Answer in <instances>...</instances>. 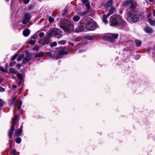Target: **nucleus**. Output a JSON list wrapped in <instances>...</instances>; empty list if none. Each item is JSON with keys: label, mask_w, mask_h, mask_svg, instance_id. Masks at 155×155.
Returning a JSON list of instances; mask_svg holds the SVG:
<instances>
[{"label": "nucleus", "mask_w": 155, "mask_h": 155, "mask_svg": "<svg viewBox=\"0 0 155 155\" xmlns=\"http://www.w3.org/2000/svg\"><path fill=\"white\" fill-rule=\"evenodd\" d=\"M86 38L89 40H92L93 39L92 37L90 36H86Z\"/></svg>", "instance_id": "42"}, {"label": "nucleus", "mask_w": 155, "mask_h": 155, "mask_svg": "<svg viewBox=\"0 0 155 155\" xmlns=\"http://www.w3.org/2000/svg\"><path fill=\"white\" fill-rule=\"evenodd\" d=\"M31 18V16L29 13H26L24 17V20L22 21L23 23L24 24H27L30 20Z\"/></svg>", "instance_id": "9"}, {"label": "nucleus", "mask_w": 155, "mask_h": 155, "mask_svg": "<svg viewBox=\"0 0 155 155\" xmlns=\"http://www.w3.org/2000/svg\"><path fill=\"white\" fill-rule=\"evenodd\" d=\"M50 41V39L49 38H47L44 40L42 39L40 40L39 41V43L41 45H45L46 44H48Z\"/></svg>", "instance_id": "10"}, {"label": "nucleus", "mask_w": 155, "mask_h": 155, "mask_svg": "<svg viewBox=\"0 0 155 155\" xmlns=\"http://www.w3.org/2000/svg\"><path fill=\"white\" fill-rule=\"evenodd\" d=\"M43 53L42 52H40L38 54H35V56L36 57H40L43 55Z\"/></svg>", "instance_id": "28"}, {"label": "nucleus", "mask_w": 155, "mask_h": 155, "mask_svg": "<svg viewBox=\"0 0 155 155\" xmlns=\"http://www.w3.org/2000/svg\"><path fill=\"white\" fill-rule=\"evenodd\" d=\"M15 64L16 62L12 61L10 62L9 64L11 66H13L15 65Z\"/></svg>", "instance_id": "34"}, {"label": "nucleus", "mask_w": 155, "mask_h": 155, "mask_svg": "<svg viewBox=\"0 0 155 155\" xmlns=\"http://www.w3.org/2000/svg\"><path fill=\"white\" fill-rule=\"evenodd\" d=\"M32 38L34 39H35L37 38V35H34L32 36Z\"/></svg>", "instance_id": "47"}, {"label": "nucleus", "mask_w": 155, "mask_h": 155, "mask_svg": "<svg viewBox=\"0 0 155 155\" xmlns=\"http://www.w3.org/2000/svg\"><path fill=\"white\" fill-rule=\"evenodd\" d=\"M127 20H130L133 23L137 22L139 19L140 17L134 11H129L127 13Z\"/></svg>", "instance_id": "4"}, {"label": "nucleus", "mask_w": 155, "mask_h": 155, "mask_svg": "<svg viewBox=\"0 0 155 155\" xmlns=\"http://www.w3.org/2000/svg\"><path fill=\"white\" fill-rule=\"evenodd\" d=\"M29 1L30 0H24V2L25 4H28L29 2Z\"/></svg>", "instance_id": "44"}, {"label": "nucleus", "mask_w": 155, "mask_h": 155, "mask_svg": "<svg viewBox=\"0 0 155 155\" xmlns=\"http://www.w3.org/2000/svg\"><path fill=\"white\" fill-rule=\"evenodd\" d=\"M54 19L51 17H50L48 19L49 21L50 22H52L54 21Z\"/></svg>", "instance_id": "32"}, {"label": "nucleus", "mask_w": 155, "mask_h": 155, "mask_svg": "<svg viewBox=\"0 0 155 155\" xmlns=\"http://www.w3.org/2000/svg\"><path fill=\"white\" fill-rule=\"evenodd\" d=\"M57 45V43L56 42H53L51 45V47L55 46H56Z\"/></svg>", "instance_id": "33"}, {"label": "nucleus", "mask_w": 155, "mask_h": 155, "mask_svg": "<svg viewBox=\"0 0 155 155\" xmlns=\"http://www.w3.org/2000/svg\"><path fill=\"white\" fill-rule=\"evenodd\" d=\"M18 118V116L16 115L14 119L12 120V126L8 132V136L9 137V139L12 138V136L13 135V132L15 130V126L14 124H15L17 122V120Z\"/></svg>", "instance_id": "6"}, {"label": "nucleus", "mask_w": 155, "mask_h": 155, "mask_svg": "<svg viewBox=\"0 0 155 155\" xmlns=\"http://www.w3.org/2000/svg\"><path fill=\"white\" fill-rule=\"evenodd\" d=\"M30 33V31L28 29H26L23 31V35L25 37H27L29 35Z\"/></svg>", "instance_id": "15"}, {"label": "nucleus", "mask_w": 155, "mask_h": 155, "mask_svg": "<svg viewBox=\"0 0 155 155\" xmlns=\"http://www.w3.org/2000/svg\"><path fill=\"white\" fill-rule=\"evenodd\" d=\"M9 72L13 74H16L17 72L13 68H11L9 70Z\"/></svg>", "instance_id": "26"}, {"label": "nucleus", "mask_w": 155, "mask_h": 155, "mask_svg": "<svg viewBox=\"0 0 155 155\" xmlns=\"http://www.w3.org/2000/svg\"><path fill=\"white\" fill-rule=\"evenodd\" d=\"M17 87V86L15 85H13L12 86V87L13 88H15Z\"/></svg>", "instance_id": "48"}, {"label": "nucleus", "mask_w": 155, "mask_h": 155, "mask_svg": "<svg viewBox=\"0 0 155 155\" xmlns=\"http://www.w3.org/2000/svg\"><path fill=\"white\" fill-rule=\"evenodd\" d=\"M151 16V14L149 15L148 16V17H149V16Z\"/></svg>", "instance_id": "53"}, {"label": "nucleus", "mask_w": 155, "mask_h": 155, "mask_svg": "<svg viewBox=\"0 0 155 155\" xmlns=\"http://www.w3.org/2000/svg\"><path fill=\"white\" fill-rule=\"evenodd\" d=\"M83 3L85 5L88 9L90 8V5L88 0H81Z\"/></svg>", "instance_id": "14"}, {"label": "nucleus", "mask_w": 155, "mask_h": 155, "mask_svg": "<svg viewBox=\"0 0 155 155\" xmlns=\"http://www.w3.org/2000/svg\"><path fill=\"white\" fill-rule=\"evenodd\" d=\"M118 37V35L116 34H112L111 36H108V40L110 41H113L114 38H117Z\"/></svg>", "instance_id": "12"}, {"label": "nucleus", "mask_w": 155, "mask_h": 155, "mask_svg": "<svg viewBox=\"0 0 155 155\" xmlns=\"http://www.w3.org/2000/svg\"><path fill=\"white\" fill-rule=\"evenodd\" d=\"M0 91L2 92H4L5 91V89L0 86Z\"/></svg>", "instance_id": "43"}, {"label": "nucleus", "mask_w": 155, "mask_h": 155, "mask_svg": "<svg viewBox=\"0 0 155 155\" xmlns=\"http://www.w3.org/2000/svg\"><path fill=\"white\" fill-rule=\"evenodd\" d=\"M151 26H154L155 25V21L150 18L148 20Z\"/></svg>", "instance_id": "20"}, {"label": "nucleus", "mask_w": 155, "mask_h": 155, "mask_svg": "<svg viewBox=\"0 0 155 155\" xmlns=\"http://www.w3.org/2000/svg\"><path fill=\"white\" fill-rule=\"evenodd\" d=\"M16 142L18 143H20L21 141V139L19 137L17 138L16 140Z\"/></svg>", "instance_id": "29"}, {"label": "nucleus", "mask_w": 155, "mask_h": 155, "mask_svg": "<svg viewBox=\"0 0 155 155\" xmlns=\"http://www.w3.org/2000/svg\"><path fill=\"white\" fill-rule=\"evenodd\" d=\"M135 42L137 46L138 47L140 46L142 43L141 41H140L138 40H135Z\"/></svg>", "instance_id": "22"}, {"label": "nucleus", "mask_w": 155, "mask_h": 155, "mask_svg": "<svg viewBox=\"0 0 155 155\" xmlns=\"http://www.w3.org/2000/svg\"><path fill=\"white\" fill-rule=\"evenodd\" d=\"M53 35L55 36L57 38L62 37V31L61 29L57 28L50 29L48 36L50 37H52Z\"/></svg>", "instance_id": "5"}, {"label": "nucleus", "mask_w": 155, "mask_h": 155, "mask_svg": "<svg viewBox=\"0 0 155 155\" xmlns=\"http://www.w3.org/2000/svg\"><path fill=\"white\" fill-rule=\"evenodd\" d=\"M35 40H31L28 41L27 42V43L31 45H34L35 43Z\"/></svg>", "instance_id": "27"}, {"label": "nucleus", "mask_w": 155, "mask_h": 155, "mask_svg": "<svg viewBox=\"0 0 155 155\" xmlns=\"http://www.w3.org/2000/svg\"><path fill=\"white\" fill-rule=\"evenodd\" d=\"M31 8V7H29V9H30Z\"/></svg>", "instance_id": "54"}, {"label": "nucleus", "mask_w": 155, "mask_h": 155, "mask_svg": "<svg viewBox=\"0 0 155 155\" xmlns=\"http://www.w3.org/2000/svg\"><path fill=\"white\" fill-rule=\"evenodd\" d=\"M113 2L112 0L109 1L106 4V5L107 7H110L112 5Z\"/></svg>", "instance_id": "23"}, {"label": "nucleus", "mask_w": 155, "mask_h": 155, "mask_svg": "<svg viewBox=\"0 0 155 155\" xmlns=\"http://www.w3.org/2000/svg\"><path fill=\"white\" fill-rule=\"evenodd\" d=\"M66 42V41L62 40V41H59L58 42V43L59 44H60L64 45V44H65Z\"/></svg>", "instance_id": "31"}, {"label": "nucleus", "mask_w": 155, "mask_h": 155, "mask_svg": "<svg viewBox=\"0 0 155 155\" xmlns=\"http://www.w3.org/2000/svg\"><path fill=\"white\" fill-rule=\"evenodd\" d=\"M126 22L123 19L122 17L120 15L116 16L111 20L110 25L112 26L117 25H125Z\"/></svg>", "instance_id": "3"}, {"label": "nucleus", "mask_w": 155, "mask_h": 155, "mask_svg": "<svg viewBox=\"0 0 155 155\" xmlns=\"http://www.w3.org/2000/svg\"><path fill=\"white\" fill-rule=\"evenodd\" d=\"M19 84H21V83L22 82V79L19 80Z\"/></svg>", "instance_id": "50"}, {"label": "nucleus", "mask_w": 155, "mask_h": 155, "mask_svg": "<svg viewBox=\"0 0 155 155\" xmlns=\"http://www.w3.org/2000/svg\"><path fill=\"white\" fill-rule=\"evenodd\" d=\"M153 16H155V10H154L153 11Z\"/></svg>", "instance_id": "49"}, {"label": "nucleus", "mask_w": 155, "mask_h": 155, "mask_svg": "<svg viewBox=\"0 0 155 155\" xmlns=\"http://www.w3.org/2000/svg\"><path fill=\"white\" fill-rule=\"evenodd\" d=\"M3 79L2 77L0 76V83H2L3 81Z\"/></svg>", "instance_id": "46"}, {"label": "nucleus", "mask_w": 155, "mask_h": 155, "mask_svg": "<svg viewBox=\"0 0 155 155\" xmlns=\"http://www.w3.org/2000/svg\"><path fill=\"white\" fill-rule=\"evenodd\" d=\"M16 97H15L13 99V102L16 99Z\"/></svg>", "instance_id": "51"}, {"label": "nucleus", "mask_w": 155, "mask_h": 155, "mask_svg": "<svg viewBox=\"0 0 155 155\" xmlns=\"http://www.w3.org/2000/svg\"><path fill=\"white\" fill-rule=\"evenodd\" d=\"M17 73V76L19 80L22 79L23 77L22 75L20 73Z\"/></svg>", "instance_id": "25"}, {"label": "nucleus", "mask_w": 155, "mask_h": 155, "mask_svg": "<svg viewBox=\"0 0 155 155\" xmlns=\"http://www.w3.org/2000/svg\"><path fill=\"white\" fill-rule=\"evenodd\" d=\"M144 30L146 33L149 34L152 33L153 32L152 29L148 26L144 28Z\"/></svg>", "instance_id": "13"}, {"label": "nucleus", "mask_w": 155, "mask_h": 155, "mask_svg": "<svg viewBox=\"0 0 155 155\" xmlns=\"http://www.w3.org/2000/svg\"><path fill=\"white\" fill-rule=\"evenodd\" d=\"M86 13L84 12H82L81 13H79L78 14V15L79 16H82V15L85 14Z\"/></svg>", "instance_id": "37"}, {"label": "nucleus", "mask_w": 155, "mask_h": 155, "mask_svg": "<svg viewBox=\"0 0 155 155\" xmlns=\"http://www.w3.org/2000/svg\"><path fill=\"white\" fill-rule=\"evenodd\" d=\"M107 15V16L105 15H103L102 20L103 22L105 24L108 23V21L107 19V18L108 17Z\"/></svg>", "instance_id": "19"}, {"label": "nucleus", "mask_w": 155, "mask_h": 155, "mask_svg": "<svg viewBox=\"0 0 155 155\" xmlns=\"http://www.w3.org/2000/svg\"><path fill=\"white\" fill-rule=\"evenodd\" d=\"M45 35V34L44 32H41L40 33L39 36L40 37H41L44 36Z\"/></svg>", "instance_id": "38"}, {"label": "nucleus", "mask_w": 155, "mask_h": 155, "mask_svg": "<svg viewBox=\"0 0 155 155\" xmlns=\"http://www.w3.org/2000/svg\"><path fill=\"white\" fill-rule=\"evenodd\" d=\"M58 55L56 57V59H58L61 58L62 55L68 53L66 49L64 47H60L58 48Z\"/></svg>", "instance_id": "7"}, {"label": "nucleus", "mask_w": 155, "mask_h": 155, "mask_svg": "<svg viewBox=\"0 0 155 155\" xmlns=\"http://www.w3.org/2000/svg\"><path fill=\"white\" fill-rule=\"evenodd\" d=\"M22 104V102L20 101H19L18 105V110H19L21 108V106Z\"/></svg>", "instance_id": "24"}, {"label": "nucleus", "mask_w": 155, "mask_h": 155, "mask_svg": "<svg viewBox=\"0 0 155 155\" xmlns=\"http://www.w3.org/2000/svg\"><path fill=\"white\" fill-rule=\"evenodd\" d=\"M0 70L3 72H6V70L3 68L2 67H0Z\"/></svg>", "instance_id": "35"}, {"label": "nucleus", "mask_w": 155, "mask_h": 155, "mask_svg": "<svg viewBox=\"0 0 155 155\" xmlns=\"http://www.w3.org/2000/svg\"><path fill=\"white\" fill-rule=\"evenodd\" d=\"M16 152V150H12L11 153L12 155H15V153Z\"/></svg>", "instance_id": "41"}, {"label": "nucleus", "mask_w": 155, "mask_h": 155, "mask_svg": "<svg viewBox=\"0 0 155 155\" xmlns=\"http://www.w3.org/2000/svg\"><path fill=\"white\" fill-rule=\"evenodd\" d=\"M18 54H16L14 55L12 58V60H14L16 59V58L17 57Z\"/></svg>", "instance_id": "30"}, {"label": "nucleus", "mask_w": 155, "mask_h": 155, "mask_svg": "<svg viewBox=\"0 0 155 155\" xmlns=\"http://www.w3.org/2000/svg\"><path fill=\"white\" fill-rule=\"evenodd\" d=\"M31 55L29 54H27V56L24 58L22 62L23 64H25L29 61L31 59Z\"/></svg>", "instance_id": "11"}, {"label": "nucleus", "mask_w": 155, "mask_h": 155, "mask_svg": "<svg viewBox=\"0 0 155 155\" xmlns=\"http://www.w3.org/2000/svg\"><path fill=\"white\" fill-rule=\"evenodd\" d=\"M24 55L23 54H20L17 58V60L18 61H21V59L24 57Z\"/></svg>", "instance_id": "21"}, {"label": "nucleus", "mask_w": 155, "mask_h": 155, "mask_svg": "<svg viewBox=\"0 0 155 155\" xmlns=\"http://www.w3.org/2000/svg\"><path fill=\"white\" fill-rule=\"evenodd\" d=\"M154 47L155 48V45H154Z\"/></svg>", "instance_id": "55"}, {"label": "nucleus", "mask_w": 155, "mask_h": 155, "mask_svg": "<svg viewBox=\"0 0 155 155\" xmlns=\"http://www.w3.org/2000/svg\"><path fill=\"white\" fill-rule=\"evenodd\" d=\"M81 29L78 31L80 32L83 30L84 28L91 30H94L96 27V24L94 22L90 21L86 18H83L80 21Z\"/></svg>", "instance_id": "1"}, {"label": "nucleus", "mask_w": 155, "mask_h": 155, "mask_svg": "<svg viewBox=\"0 0 155 155\" xmlns=\"http://www.w3.org/2000/svg\"><path fill=\"white\" fill-rule=\"evenodd\" d=\"M124 5L128 6L130 8H134L137 5L136 2L133 0H127L125 2Z\"/></svg>", "instance_id": "8"}, {"label": "nucleus", "mask_w": 155, "mask_h": 155, "mask_svg": "<svg viewBox=\"0 0 155 155\" xmlns=\"http://www.w3.org/2000/svg\"><path fill=\"white\" fill-rule=\"evenodd\" d=\"M22 127L21 126L20 129H18L16 130V132L15 133V134L16 136H18L20 135L22 132Z\"/></svg>", "instance_id": "16"}, {"label": "nucleus", "mask_w": 155, "mask_h": 155, "mask_svg": "<svg viewBox=\"0 0 155 155\" xmlns=\"http://www.w3.org/2000/svg\"><path fill=\"white\" fill-rule=\"evenodd\" d=\"M4 104L3 101L2 100L0 99V105L1 106H2Z\"/></svg>", "instance_id": "45"}, {"label": "nucleus", "mask_w": 155, "mask_h": 155, "mask_svg": "<svg viewBox=\"0 0 155 155\" xmlns=\"http://www.w3.org/2000/svg\"><path fill=\"white\" fill-rule=\"evenodd\" d=\"M150 2H151L153 1V0H148Z\"/></svg>", "instance_id": "52"}, {"label": "nucleus", "mask_w": 155, "mask_h": 155, "mask_svg": "<svg viewBox=\"0 0 155 155\" xmlns=\"http://www.w3.org/2000/svg\"><path fill=\"white\" fill-rule=\"evenodd\" d=\"M38 47L37 46H35L33 48V50H36V51H38Z\"/></svg>", "instance_id": "40"}, {"label": "nucleus", "mask_w": 155, "mask_h": 155, "mask_svg": "<svg viewBox=\"0 0 155 155\" xmlns=\"http://www.w3.org/2000/svg\"><path fill=\"white\" fill-rule=\"evenodd\" d=\"M46 54L48 57L50 58H51L52 57L51 54L49 52H47Z\"/></svg>", "instance_id": "36"}, {"label": "nucleus", "mask_w": 155, "mask_h": 155, "mask_svg": "<svg viewBox=\"0 0 155 155\" xmlns=\"http://www.w3.org/2000/svg\"><path fill=\"white\" fill-rule=\"evenodd\" d=\"M21 64H17L16 65V66L17 68L18 69H20V67H21Z\"/></svg>", "instance_id": "39"}, {"label": "nucleus", "mask_w": 155, "mask_h": 155, "mask_svg": "<svg viewBox=\"0 0 155 155\" xmlns=\"http://www.w3.org/2000/svg\"><path fill=\"white\" fill-rule=\"evenodd\" d=\"M115 11V8L114 7H112L110 8L108 13L107 14V16H109L110 15L113 14Z\"/></svg>", "instance_id": "17"}, {"label": "nucleus", "mask_w": 155, "mask_h": 155, "mask_svg": "<svg viewBox=\"0 0 155 155\" xmlns=\"http://www.w3.org/2000/svg\"><path fill=\"white\" fill-rule=\"evenodd\" d=\"M80 19V17L79 15H75L72 18L73 21L77 22Z\"/></svg>", "instance_id": "18"}, {"label": "nucleus", "mask_w": 155, "mask_h": 155, "mask_svg": "<svg viewBox=\"0 0 155 155\" xmlns=\"http://www.w3.org/2000/svg\"><path fill=\"white\" fill-rule=\"evenodd\" d=\"M61 28L66 32H69L73 29L74 25L72 22L67 19H63L60 22Z\"/></svg>", "instance_id": "2"}]
</instances>
